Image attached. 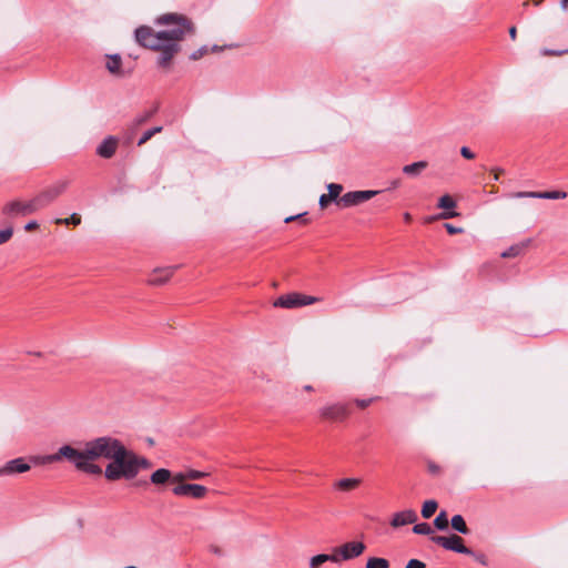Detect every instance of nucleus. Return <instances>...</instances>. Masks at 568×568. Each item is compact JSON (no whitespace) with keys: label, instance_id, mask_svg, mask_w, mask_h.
I'll use <instances>...</instances> for the list:
<instances>
[{"label":"nucleus","instance_id":"obj_26","mask_svg":"<svg viewBox=\"0 0 568 568\" xmlns=\"http://www.w3.org/2000/svg\"><path fill=\"white\" fill-rule=\"evenodd\" d=\"M389 561L385 558L371 557L366 561V568H388Z\"/></svg>","mask_w":568,"mask_h":568},{"label":"nucleus","instance_id":"obj_56","mask_svg":"<svg viewBox=\"0 0 568 568\" xmlns=\"http://www.w3.org/2000/svg\"><path fill=\"white\" fill-rule=\"evenodd\" d=\"M535 6H539L544 2V0H530Z\"/></svg>","mask_w":568,"mask_h":568},{"label":"nucleus","instance_id":"obj_57","mask_svg":"<svg viewBox=\"0 0 568 568\" xmlns=\"http://www.w3.org/2000/svg\"><path fill=\"white\" fill-rule=\"evenodd\" d=\"M304 389H305L306 392H312V390H313V387H312V385H305V386H304Z\"/></svg>","mask_w":568,"mask_h":568},{"label":"nucleus","instance_id":"obj_55","mask_svg":"<svg viewBox=\"0 0 568 568\" xmlns=\"http://www.w3.org/2000/svg\"><path fill=\"white\" fill-rule=\"evenodd\" d=\"M399 185V181L392 182L390 189H396Z\"/></svg>","mask_w":568,"mask_h":568},{"label":"nucleus","instance_id":"obj_48","mask_svg":"<svg viewBox=\"0 0 568 568\" xmlns=\"http://www.w3.org/2000/svg\"><path fill=\"white\" fill-rule=\"evenodd\" d=\"M38 227H39V224H38V222H37V221H30V222H28V223L24 225V230H26L27 232H31V231H33V230H36V229H38Z\"/></svg>","mask_w":568,"mask_h":568},{"label":"nucleus","instance_id":"obj_47","mask_svg":"<svg viewBox=\"0 0 568 568\" xmlns=\"http://www.w3.org/2000/svg\"><path fill=\"white\" fill-rule=\"evenodd\" d=\"M445 229L447 230V232H448L449 234H457V233L462 232V229L456 227V226H454V225H452V224H449V223H446V224H445Z\"/></svg>","mask_w":568,"mask_h":568},{"label":"nucleus","instance_id":"obj_3","mask_svg":"<svg viewBox=\"0 0 568 568\" xmlns=\"http://www.w3.org/2000/svg\"><path fill=\"white\" fill-rule=\"evenodd\" d=\"M152 464L145 457L136 455L123 445L112 460L105 466L104 477L110 481L133 479L141 469L151 468Z\"/></svg>","mask_w":568,"mask_h":568},{"label":"nucleus","instance_id":"obj_8","mask_svg":"<svg viewBox=\"0 0 568 568\" xmlns=\"http://www.w3.org/2000/svg\"><path fill=\"white\" fill-rule=\"evenodd\" d=\"M379 191L365 190V191H352L342 195L337 202L343 207H351L358 205L365 201L373 199Z\"/></svg>","mask_w":568,"mask_h":568},{"label":"nucleus","instance_id":"obj_30","mask_svg":"<svg viewBox=\"0 0 568 568\" xmlns=\"http://www.w3.org/2000/svg\"><path fill=\"white\" fill-rule=\"evenodd\" d=\"M567 193L564 191H547L539 192L538 199H547V200H559L565 199Z\"/></svg>","mask_w":568,"mask_h":568},{"label":"nucleus","instance_id":"obj_15","mask_svg":"<svg viewBox=\"0 0 568 568\" xmlns=\"http://www.w3.org/2000/svg\"><path fill=\"white\" fill-rule=\"evenodd\" d=\"M118 140L114 136L105 138L97 148V154L103 159H110L115 154Z\"/></svg>","mask_w":568,"mask_h":568},{"label":"nucleus","instance_id":"obj_10","mask_svg":"<svg viewBox=\"0 0 568 568\" xmlns=\"http://www.w3.org/2000/svg\"><path fill=\"white\" fill-rule=\"evenodd\" d=\"M365 545L362 541H349L334 549V554L339 557V560H351L361 556L365 550Z\"/></svg>","mask_w":568,"mask_h":568},{"label":"nucleus","instance_id":"obj_4","mask_svg":"<svg viewBox=\"0 0 568 568\" xmlns=\"http://www.w3.org/2000/svg\"><path fill=\"white\" fill-rule=\"evenodd\" d=\"M74 447L71 445H63L53 454L32 456L30 460L34 465H47L59 463L65 459L74 466Z\"/></svg>","mask_w":568,"mask_h":568},{"label":"nucleus","instance_id":"obj_7","mask_svg":"<svg viewBox=\"0 0 568 568\" xmlns=\"http://www.w3.org/2000/svg\"><path fill=\"white\" fill-rule=\"evenodd\" d=\"M318 301L317 297L304 295L300 293H291L280 296L275 302L274 306L283 308H295L314 304Z\"/></svg>","mask_w":568,"mask_h":568},{"label":"nucleus","instance_id":"obj_32","mask_svg":"<svg viewBox=\"0 0 568 568\" xmlns=\"http://www.w3.org/2000/svg\"><path fill=\"white\" fill-rule=\"evenodd\" d=\"M55 224H72V225H79L81 223V216L78 213H72L69 217L65 219H57Z\"/></svg>","mask_w":568,"mask_h":568},{"label":"nucleus","instance_id":"obj_42","mask_svg":"<svg viewBox=\"0 0 568 568\" xmlns=\"http://www.w3.org/2000/svg\"><path fill=\"white\" fill-rule=\"evenodd\" d=\"M406 568H426V565L418 559H410L407 562Z\"/></svg>","mask_w":568,"mask_h":568},{"label":"nucleus","instance_id":"obj_14","mask_svg":"<svg viewBox=\"0 0 568 568\" xmlns=\"http://www.w3.org/2000/svg\"><path fill=\"white\" fill-rule=\"evenodd\" d=\"M417 520V514L413 509H406L394 514L390 526L398 528L408 524H414Z\"/></svg>","mask_w":568,"mask_h":568},{"label":"nucleus","instance_id":"obj_5","mask_svg":"<svg viewBox=\"0 0 568 568\" xmlns=\"http://www.w3.org/2000/svg\"><path fill=\"white\" fill-rule=\"evenodd\" d=\"M40 211L36 197L28 201L13 200L2 207V213L7 216H27Z\"/></svg>","mask_w":568,"mask_h":568},{"label":"nucleus","instance_id":"obj_41","mask_svg":"<svg viewBox=\"0 0 568 568\" xmlns=\"http://www.w3.org/2000/svg\"><path fill=\"white\" fill-rule=\"evenodd\" d=\"M376 399V397H372V398H368V399H355V404L359 407V408H366L367 406H369L374 400Z\"/></svg>","mask_w":568,"mask_h":568},{"label":"nucleus","instance_id":"obj_23","mask_svg":"<svg viewBox=\"0 0 568 568\" xmlns=\"http://www.w3.org/2000/svg\"><path fill=\"white\" fill-rule=\"evenodd\" d=\"M452 528L460 534L467 535L469 534V529L465 523V519L462 515H455L450 520Z\"/></svg>","mask_w":568,"mask_h":568},{"label":"nucleus","instance_id":"obj_19","mask_svg":"<svg viewBox=\"0 0 568 568\" xmlns=\"http://www.w3.org/2000/svg\"><path fill=\"white\" fill-rule=\"evenodd\" d=\"M361 484L358 478H343L334 484V488L341 491H351L356 489Z\"/></svg>","mask_w":568,"mask_h":568},{"label":"nucleus","instance_id":"obj_45","mask_svg":"<svg viewBox=\"0 0 568 568\" xmlns=\"http://www.w3.org/2000/svg\"><path fill=\"white\" fill-rule=\"evenodd\" d=\"M427 468H428V471L433 475H439L440 470H442L440 467L433 462L428 463Z\"/></svg>","mask_w":568,"mask_h":568},{"label":"nucleus","instance_id":"obj_2","mask_svg":"<svg viewBox=\"0 0 568 568\" xmlns=\"http://www.w3.org/2000/svg\"><path fill=\"white\" fill-rule=\"evenodd\" d=\"M124 444L113 436H100L84 443L82 449L74 447V467L90 475H101L102 468L95 460H112Z\"/></svg>","mask_w":568,"mask_h":568},{"label":"nucleus","instance_id":"obj_49","mask_svg":"<svg viewBox=\"0 0 568 568\" xmlns=\"http://www.w3.org/2000/svg\"><path fill=\"white\" fill-rule=\"evenodd\" d=\"M456 215H457L456 212H443V213H440L439 217L446 220V219L455 217Z\"/></svg>","mask_w":568,"mask_h":568},{"label":"nucleus","instance_id":"obj_24","mask_svg":"<svg viewBox=\"0 0 568 568\" xmlns=\"http://www.w3.org/2000/svg\"><path fill=\"white\" fill-rule=\"evenodd\" d=\"M154 114V111H146L135 116L129 125V130L133 133L140 125L149 121Z\"/></svg>","mask_w":568,"mask_h":568},{"label":"nucleus","instance_id":"obj_50","mask_svg":"<svg viewBox=\"0 0 568 568\" xmlns=\"http://www.w3.org/2000/svg\"><path fill=\"white\" fill-rule=\"evenodd\" d=\"M509 37L511 38V40H516V37H517V29H516V27L509 28Z\"/></svg>","mask_w":568,"mask_h":568},{"label":"nucleus","instance_id":"obj_16","mask_svg":"<svg viewBox=\"0 0 568 568\" xmlns=\"http://www.w3.org/2000/svg\"><path fill=\"white\" fill-rule=\"evenodd\" d=\"M106 58H108L106 63H105L106 70L113 75L124 77L125 73L121 68L122 67L121 55L120 54H110V55H106Z\"/></svg>","mask_w":568,"mask_h":568},{"label":"nucleus","instance_id":"obj_17","mask_svg":"<svg viewBox=\"0 0 568 568\" xmlns=\"http://www.w3.org/2000/svg\"><path fill=\"white\" fill-rule=\"evenodd\" d=\"M172 473L166 468H159L151 474L150 480L154 485H165L171 481Z\"/></svg>","mask_w":568,"mask_h":568},{"label":"nucleus","instance_id":"obj_11","mask_svg":"<svg viewBox=\"0 0 568 568\" xmlns=\"http://www.w3.org/2000/svg\"><path fill=\"white\" fill-rule=\"evenodd\" d=\"M172 493L175 496L201 499L206 495L207 488L199 484H179L173 487Z\"/></svg>","mask_w":568,"mask_h":568},{"label":"nucleus","instance_id":"obj_51","mask_svg":"<svg viewBox=\"0 0 568 568\" xmlns=\"http://www.w3.org/2000/svg\"><path fill=\"white\" fill-rule=\"evenodd\" d=\"M560 8L562 11L568 10V0H560Z\"/></svg>","mask_w":568,"mask_h":568},{"label":"nucleus","instance_id":"obj_12","mask_svg":"<svg viewBox=\"0 0 568 568\" xmlns=\"http://www.w3.org/2000/svg\"><path fill=\"white\" fill-rule=\"evenodd\" d=\"M30 469H31L30 464H28L23 457H18V458L8 460L6 464L0 466V477L23 474V473L29 471Z\"/></svg>","mask_w":568,"mask_h":568},{"label":"nucleus","instance_id":"obj_46","mask_svg":"<svg viewBox=\"0 0 568 568\" xmlns=\"http://www.w3.org/2000/svg\"><path fill=\"white\" fill-rule=\"evenodd\" d=\"M184 479H187V477H186V473H185V474H183V473H179V474H176V475L172 476L171 481H172V483H180V484H183L182 481H183Z\"/></svg>","mask_w":568,"mask_h":568},{"label":"nucleus","instance_id":"obj_33","mask_svg":"<svg viewBox=\"0 0 568 568\" xmlns=\"http://www.w3.org/2000/svg\"><path fill=\"white\" fill-rule=\"evenodd\" d=\"M413 531L418 535H433L434 530L427 523H419L413 527Z\"/></svg>","mask_w":568,"mask_h":568},{"label":"nucleus","instance_id":"obj_21","mask_svg":"<svg viewBox=\"0 0 568 568\" xmlns=\"http://www.w3.org/2000/svg\"><path fill=\"white\" fill-rule=\"evenodd\" d=\"M529 243H530V240H526L523 243L511 245L509 248H507L506 251H504L501 253V257L510 258V257H516V256L520 255L524 252V250L529 245Z\"/></svg>","mask_w":568,"mask_h":568},{"label":"nucleus","instance_id":"obj_36","mask_svg":"<svg viewBox=\"0 0 568 568\" xmlns=\"http://www.w3.org/2000/svg\"><path fill=\"white\" fill-rule=\"evenodd\" d=\"M540 53L545 57H560L562 54L568 53V49H566V50L542 49Z\"/></svg>","mask_w":568,"mask_h":568},{"label":"nucleus","instance_id":"obj_38","mask_svg":"<svg viewBox=\"0 0 568 568\" xmlns=\"http://www.w3.org/2000/svg\"><path fill=\"white\" fill-rule=\"evenodd\" d=\"M295 220H300L302 223H307V219H306V213H301V214H297V215H291V216H287L284 222L285 223H290V222H293Z\"/></svg>","mask_w":568,"mask_h":568},{"label":"nucleus","instance_id":"obj_25","mask_svg":"<svg viewBox=\"0 0 568 568\" xmlns=\"http://www.w3.org/2000/svg\"><path fill=\"white\" fill-rule=\"evenodd\" d=\"M437 507H438V504L436 500H434V499L426 500L422 507V516L426 519L430 518L435 514Z\"/></svg>","mask_w":568,"mask_h":568},{"label":"nucleus","instance_id":"obj_28","mask_svg":"<svg viewBox=\"0 0 568 568\" xmlns=\"http://www.w3.org/2000/svg\"><path fill=\"white\" fill-rule=\"evenodd\" d=\"M327 189H328V193H327L328 197L337 203L341 197L339 195L343 191V185L337 184V183H329L327 185Z\"/></svg>","mask_w":568,"mask_h":568},{"label":"nucleus","instance_id":"obj_40","mask_svg":"<svg viewBox=\"0 0 568 568\" xmlns=\"http://www.w3.org/2000/svg\"><path fill=\"white\" fill-rule=\"evenodd\" d=\"M206 476L205 473L199 471V470H189L186 473L187 479H201Z\"/></svg>","mask_w":568,"mask_h":568},{"label":"nucleus","instance_id":"obj_52","mask_svg":"<svg viewBox=\"0 0 568 568\" xmlns=\"http://www.w3.org/2000/svg\"><path fill=\"white\" fill-rule=\"evenodd\" d=\"M494 171L496 172V173H495V175H494V180H495V181H498V180H499V175H498V174H499V173H503L504 171H503L501 169H496V170H494Z\"/></svg>","mask_w":568,"mask_h":568},{"label":"nucleus","instance_id":"obj_34","mask_svg":"<svg viewBox=\"0 0 568 568\" xmlns=\"http://www.w3.org/2000/svg\"><path fill=\"white\" fill-rule=\"evenodd\" d=\"M13 234V229L11 226L0 230V245L8 242Z\"/></svg>","mask_w":568,"mask_h":568},{"label":"nucleus","instance_id":"obj_1","mask_svg":"<svg viewBox=\"0 0 568 568\" xmlns=\"http://www.w3.org/2000/svg\"><path fill=\"white\" fill-rule=\"evenodd\" d=\"M154 22L164 29L155 31L141 26L135 30V40L141 47L159 52L158 67L170 69L173 58L181 51V42L195 34V24L189 17L175 12L163 13Z\"/></svg>","mask_w":568,"mask_h":568},{"label":"nucleus","instance_id":"obj_35","mask_svg":"<svg viewBox=\"0 0 568 568\" xmlns=\"http://www.w3.org/2000/svg\"><path fill=\"white\" fill-rule=\"evenodd\" d=\"M34 197L39 210H42L51 204V202L45 197V195L42 192L37 194Z\"/></svg>","mask_w":568,"mask_h":568},{"label":"nucleus","instance_id":"obj_18","mask_svg":"<svg viewBox=\"0 0 568 568\" xmlns=\"http://www.w3.org/2000/svg\"><path fill=\"white\" fill-rule=\"evenodd\" d=\"M68 183L64 181L58 182L54 185L45 189L42 193L52 203L59 195H61L67 189Z\"/></svg>","mask_w":568,"mask_h":568},{"label":"nucleus","instance_id":"obj_6","mask_svg":"<svg viewBox=\"0 0 568 568\" xmlns=\"http://www.w3.org/2000/svg\"><path fill=\"white\" fill-rule=\"evenodd\" d=\"M430 539H432V541L442 546L446 550H452V551H455L458 554L474 556L473 550L464 545V539L462 537H459L458 535H450L448 537L434 535V536H432Z\"/></svg>","mask_w":568,"mask_h":568},{"label":"nucleus","instance_id":"obj_31","mask_svg":"<svg viewBox=\"0 0 568 568\" xmlns=\"http://www.w3.org/2000/svg\"><path fill=\"white\" fill-rule=\"evenodd\" d=\"M437 205L439 209L452 210L456 206V202L450 195L446 194L439 197Z\"/></svg>","mask_w":568,"mask_h":568},{"label":"nucleus","instance_id":"obj_13","mask_svg":"<svg viewBox=\"0 0 568 568\" xmlns=\"http://www.w3.org/2000/svg\"><path fill=\"white\" fill-rule=\"evenodd\" d=\"M178 266L159 267L152 271L148 277V284L160 286L165 284L174 274Z\"/></svg>","mask_w":568,"mask_h":568},{"label":"nucleus","instance_id":"obj_22","mask_svg":"<svg viewBox=\"0 0 568 568\" xmlns=\"http://www.w3.org/2000/svg\"><path fill=\"white\" fill-rule=\"evenodd\" d=\"M428 163L426 161H418L412 164H407L403 168V172L407 175H418L423 170L427 168Z\"/></svg>","mask_w":568,"mask_h":568},{"label":"nucleus","instance_id":"obj_27","mask_svg":"<svg viewBox=\"0 0 568 568\" xmlns=\"http://www.w3.org/2000/svg\"><path fill=\"white\" fill-rule=\"evenodd\" d=\"M434 525L437 529L439 530H446L448 529V525H449V521H448V517H447V513L445 510H442L435 518L434 520Z\"/></svg>","mask_w":568,"mask_h":568},{"label":"nucleus","instance_id":"obj_9","mask_svg":"<svg viewBox=\"0 0 568 568\" xmlns=\"http://www.w3.org/2000/svg\"><path fill=\"white\" fill-rule=\"evenodd\" d=\"M320 417L332 422H342L349 415L348 406L342 403L326 405L318 410Z\"/></svg>","mask_w":568,"mask_h":568},{"label":"nucleus","instance_id":"obj_20","mask_svg":"<svg viewBox=\"0 0 568 568\" xmlns=\"http://www.w3.org/2000/svg\"><path fill=\"white\" fill-rule=\"evenodd\" d=\"M326 561L338 562L339 557L334 552L331 555H326V554L316 555L311 558L310 568H318L322 564H324Z\"/></svg>","mask_w":568,"mask_h":568},{"label":"nucleus","instance_id":"obj_44","mask_svg":"<svg viewBox=\"0 0 568 568\" xmlns=\"http://www.w3.org/2000/svg\"><path fill=\"white\" fill-rule=\"evenodd\" d=\"M332 201L333 200L328 197V194H322L318 203L322 209H325Z\"/></svg>","mask_w":568,"mask_h":568},{"label":"nucleus","instance_id":"obj_29","mask_svg":"<svg viewBox=\"0 0 568 568\" xmlns=\"http://www.w3.org/2000/svg\"><path fill=\"white\" fill-rule=\"evenodd\" d=\"M162 126H154V128H151L149 130H146L142 136L139 139L138 141V145L141 146L143 144H145L153 135H155L156 133H160L162 131Z\"/></svg>","mask_w":568,"mask_h":568},{"label":"nucleus","instance_id":"obj_53","mask_svg":"<svg viewBox=\"0 0 568 568\" xmlns=\"http://www.w3.org/2000/svg\"><path fill=\"white\" fill-rule=\"evenodd\" d=\"M476 559H477L480 564H483V565H485V564H486V559H485V556H484V555H478V556H476Z\"/></svg>","mask_w":568,"mask_h":568},{"label":"nucleus","instance_id":"obj_37","mask_svg":"<svg viewBox=\"0 0 568 568\" xmlns=\"http://www.w3.org/2000/svg\"><path fill=\"white\" fill-rule=\"evenodd\" d=\"M538 195H539V192L527 191V192H517V193L514 194V197H517V199H524V197L538 199Z\"/></svg>","mask_w":568,"mask_h":568},{"label":"nucleus","instance_id":"obj_39","mask_svg":"<svg viewBox=\"0 0 568 568\" xmlns=\"http://www.w3.org/2000/svg\"><path fill=\"white\" fill-rule=\"evenodd\" d=\"M207 47H202L200 48L199 50L194 51L191 55H190V59L191 60H199L201 59L204 54L207 53Z\"/></svg>","mask_w":568,"mask_h":568},{"label":"nucleus","instance_id":"obj_54","mask_svg":"<svg viewBox=\"0 0 568 568\" xmlns=\"http://www.w3.org/2000/svg\"><path fill=\"white\" fill-rule=\"evenodd\" d=\"M403 217H404V221L407 223L412 221V215L409 213H404Z\"/></svg>","mask_w":568,"mask_h":568},{"label":"nucleus","instance_id":"obj_43","mask_svg":"<svg viewBox=\"0 0 568 568\" xmlns=\"http://www.w3.org/2000/svg\"><path fill=\"white\" fill-rule=\"evenodd\" d=\"M460 154L463 158L467 160H473L475 158V153L467 146H463L460 149Z\"/></svg>","mask_w":568,"mask_h":568}]
</instances>
